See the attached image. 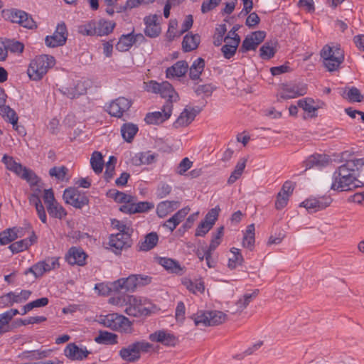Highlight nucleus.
Returning <instances> with one entry per match:
<instances>
[{
	"instance_id": "nucleus-1",
	"label": "nucleus",
	"mask_w": 364,
	"mask_h": 364,
	"mask_svg": "<svg viewBox=\"0 0 364 364\" xmlns=\"http://www.w3.org/2000/svg\"><path fill=\"white\" fill-rule=\"evenodd\" d=\"M348 151L342 154V159L346 162L338 167L333 174L331 189L334 191H344L350 190L353 188L359 186V177L364 178V158H356L352 156ZM364 183V182H362Z\"/></svg>"
},
{
	"instance_id": "nucleus-28",
	"label": "nucleus",
	"mask_w": 364,
	"mask_h": 364,
	"mask_svg": "<svg viewBox=\"0 0 364 364\" xmlns=\"http://www.w3.org/2000/svg\"><path fill=\"white\" fill-rule=\"evenodd\" d=\"M205 65L203 58H198L195 60L189 68V77L193 80H198L204 70Z\"/></svg>"
},
{
	"instance_id": "nucleus-10",
	"label": "nucleus",
	"mask_w": 364,
	"mask_h": 364,
	"mask_svg": "<svg viewBox=\"0 0 364 364\" xmlns=\"http://www.w3.org/2000/svg\"><path fill=\"white\" fill-rule=\"evenodd\" d=\"M63 198L65 202L75 208L81 209L89 204V198L85 192L77 188H68L64 191Z\"/></svg>"
},
{
	"instance_id": "nucleus-21",
	"label": "nucleus",
	"mask_w": 364,
	"mask_h": 364,
	"mask_svg": "<svg viewBox=\"0 0 364 364\" xmlns=\"http://www.w3.org/2000/svg\"><path fill=\"white\" fill-rule=\"evenodd\" d=\"M188 65L185 60L177 61L172 66L168 68L166 70V75L167 78L174 77H182L187 73Z\"/></svg>"
},
{
	"instance_id": "nucleus-31",
	"label": "nucleus",
	"mask_w": 364,
	"mask_h": 364,
	"mask_svg": "<svg viewBox=\"0 0 364 364\" xmlns=\"http://www.w3.org/2000/svg\"><path fill=\"white\" fill-rule=\"evenodd\" d=\"M255 225L250 224L247 227V230L244 234L242 246L252 250L255 245Z\"/></svg>"
},
{
	"instance_id": "nucleus-52",
	"label": "nucleus",
	"mask_w": 364,
	"mask_h": 364,
	"mask_svg": "<svg viewBox=\"0 0 364 364\" xmlns=\"http://www.w3.org/2000/svg\"><path fill=\"white\" fill-rule=\"evenodd\" d=\"M46 320L45 316H31L26 319L19 318L15 321L16 326H26L28 324L40 323Z\"/></svg>"
},
{
	"instance_id": "nucleus-45",
	"label": "nucleus",
	"mask_w": 364,
	"mask_h": 364,
	"mask_svg": "<svg viewBox=\"0 0 364 364\" xmlns=\"http://www.w3.org/2000/svg\"><path fill=\"white\" fill-rule=\"evenodd\" d=\"M18 237L16 228H9L0 233V244L2 245H8L14 241Z\"/></svg>"
},
{
	"instance_id": "nucleus-27",
	"label": "nucleus",
	"mask_w": 364,
	"mask_h": 364,
	"mask_svg": "<svg viewBox=\"0 0 364 364\" xmlns=\"http://www.w3.org/2000/svg\"><path fill=\"white\" fill-rule=\"evenodd\" d=\"M159 237L156 232H151L148 233L143 241L139 242V250L140 251H149L152 250L158 243Z\"/></svg>"
},
{
	"instance_id": "nucleus-25",
	"label": "nucleus",
	"mask_w": 364,
	"mask_h": 364,
	"mask_svg": "<svg viewBox=\"0 0 364 364\" xmlns=\"http://www.w3.org/2000/svg\"><path fill=\"white\" fill-rule=\"evenodd\" d=\"M200 38L198 34H192L191 33L186 34L183 39L182 48L184 52H191L196 50L199 43Z\"/></svg>"
},
{
	"instance_id": "nucleus-11",
	"label": "nucleus",
	"mask_w": 364,
	"mask_h": 364,
	"mask_svg": "<svg viewBox=\"0 0 364 364\" xmlns=\"http://www.w3.org/2000/svg\"><path fill=\"white\" fill-rule=\"evenodd\" d=\"M149 339L167 347H174L179 342L178 338L166 329L159 330L149 334Z\"/></svg>"
},
{
	"instance_id": "nucleus-39",
	"label": "nucleus",
	"mask_w": 364,
	"mask_h": 364,
	"mask_svg": "<svg viewBox=\"0 0 364 364\" xmlns=\"http://www.w3.org/2000/svg\"><path fill=\"white\" fill-rule=\"evenodd\" d=\"M193 89L196 95H202L203 97H208L211 96L216 87L213 84L208 83L204 85H195Z\"/></svg>"
},
{
	"instance_id": "nucleus-17",
	"label": "nucleus",
	"mask_w": 364,
	"mask_h": 364,
	"mask_svg": "<svg viewBox=\"0 0 364 364\" xmlns=\"http://www.w3.org/2000/svg\"><path fill=\"white\" fill-rule=\"evenodd\" d=\"M87 257V254L81 247L73 246L65 254V259L70 265L84 266Z\"/></svg>"
},
{
	"instance_id": "nucleus-15",
	"label": "nucleus",
	"mask_w": 364,
	"mask_h": 364,
	"mask_svg": "<svg viewBox=\"0 0 364 364\" xmlns=\"http://www.w3.org/2000/svg\"><path fill=\"white\" fill-rule=\"evenodd\" d=\"M130 100L124 97H119L113 100L107 108V112L112 117H121L124 112H127L132 106Z\"/></svg>"
},
{
	"instance_id": "nucleus-13",
	"label": "nucleus",
	"mask_w": 364,
	"mask_h": 364,
	"mask_svg": "<svg viewBox=\"0 0 364 364\" xmlns=\"http://www.w3.org/2000/svg\"><path fill=\"white\" fill-rule=\"evenodd\" d=\"M131 234L132 232H118L115 235H110L109 245L115 254H119L123 249L131 247Z\"/></svg>"
},
{
	"instance_id": "nucleus-8",
	"label": "nucleus",
	"mask_w": 364,
	"mask_h": 364,
	"mask_svg": "<svg viewBox=\"0 0 364 364\" xmlns=\"http://www.w3.org/2000/svg\"><path fill=\"white\" fill-rule=\"evenodd\" d=\"M146 90L153 93H159L163 98H167L166 102H176L179 99L178 93L174 90L172 85L168 81L159 83L156 81L151 80L146 84Z\"/></svg>"
},
{
	"instance_id": "nucleus-22",
	"label": "nucleus",
	"mask_w": 364,
	"mask_h": 364,
	"mask_svg": "<svg viewBox=\"0 0 364 364\" xmlns=\"http://www.w3.org/2000/svg\"><path fill=\"white\" fill-rule=\"evenodd\" d=\"M336 56L333 58H328L323 61L324 66L327 68L329 72H333L337 70L341 64L344 60V55L343 51L339 48H336Z\"/></svg>"
},
{
	"instance_id": "nucleus-59",
	"label": "nucleus",
	"mask_w": 364,
	"mask_h": 364,
	"mask_svg": "<svg viewBox=\"0 0 364 364\" xmlns=\"http://www.w3.org/2000/svg\"><path fill=\"white\" fill-rule=\"evenodd\" d=\"M221 0H205L201 5V12L203 14L208 13L215 9L220 3Z\"/></svg>"
},
{
	"instance_id": "nucleus-46",
	"label": "nucleus",
	"mask_w": 364,
	"mask_h": 364,
	"mask_svg": "<svg viewBox=\"0 0 364 364\" xmlns=\"http://www.w3.org/2000/svg\"><path fill=\"white\" fill-rule=\"evenodd\" d=\"M210 326H217L223 323L227 318V315L220 311H208Z\"/></svg>"
},
{
	"instance_id": "nucleus-34",
	"label": "nucleus",
	"mask_w": 364,
	"mask_h": 364,
	"mask_svg": "<svg viewBox=\"0 0 364 364\" xmlns=\"http://www.w3.org/2000/svg\"><path fill=\"white\" fill-rule=\"evenodd\" d=\"M15 303H21L17 292L10 291L0 296V308L9 307L13 306Z\"/></svg>"
},
{
	"instance_id": "nucleus-14",
	"label": "nucleus",
	"mask_w": 364,
	"mask_h": 364,
	"mask_svg": "<svg viewBox=\"0 0 364 364\" xmlns=\"http://www.w3.org/2000/svg\"><path fill=\"white\" fill-rule=\"evenodd\" d=\"M173 109V105L171 102H166L164 105L161 111L147 113L145 117V122L149 124H159L168 119L171 115Z\"/></svg>"
},
{
	"instance_id": "nucleus-33",
	"label": "nucleus",
	"mask_w": 364,
	"mask_h": 364,
	"mask_svg": "<svg viewBox=\"0 0 364 364\" xmlns=\"http://www.w3.org/2000/svg\"><path fill=\"white\" fill-rule=\"evenodd\" d=\"M114 26L115 23L110 21H100L97 23H95L97 36H102L109 34Z\"/></svg>"
},
{
	"instance_id": "nucleus-63",
	"label": "nucleus",
	"mask_w": 364,
	"mask_h": 364,
	"mask_svg": "<svg viewBox=\"0 0 364 364\" xmlns=\"http://www.w3.org/2000/svg\"><path fill=\"white\" fill-rule=\"evenodd\" d=\"M213 228L211 225L205 221H201L196 230L195 235L197 237H203Z\"/></svg>"
},
{
	"instance_id": "nucleus-43",
	"label": "nucleus",
	"mask_w": 364,
	"mask_h": 364,
	"mask_svg": "<svg viewBox=\"0 0 364 364\" xmlns=\"http://www.w3.org/2000/svg\"><path fill=\"white\" fill-rule=\"evenodd\" d=\"M182 283L193 294H197L198 292L203 293L205 290L204 283L201 281L196 280L193 282L189 279H185Z\"/></svg>"
},
{
	"instance_id": "nucleus-38",
	"label": "nucleus",
	"mask_w": 364,
	"mask_h": 364,
	"mask_svg": "<svg viewBox=\"0 0 364 364\" xmlns=\"http://www.w3.org/2000/svg\"><path fill=\"white\" fill-rule=\"evenodd\" d=\"M314 101L311 98H304L297 102L298 107L302 108L305 112L311 114V117H316L315 112L319 108L314 105Z\"/></svg>"
},
{
	"instance_id": "nucleus-36",
	"label": "nucleus",
	"mask_w": 364,
	"mask_h": 364,
	"mask_svg": "<svg viewBox=\"0 0 364 364\" xmlns=\"http://www.w3.org/2000/svg\"><path fill=\"white\" fill-rule=\"evenodd\" d=\"M138 132V127L134 124H124L121 128L122 136L127 142H131Z\"/></svg>"
},
{
	"instance_id": "nucleus-50",
	"label": "nucleus",
	"mask_w": 364,
	"mask_h": 364,
	"mask_svg": "<svg viewBox=\"0 0 364 364\" xmlns=\"http://www.w3.org/2000/svg\"><path fill=\"white\" fill-rule=\"evenodd\" d=\"M68 171V168L64 166L60 167L54 166L49 170V174L50 176L55 177L59 181H63Z\"/></svg>"
},
{
	"instance_id": "nucleus-53",
	"label": "nucleus",
	"mask_w": 364,
	"mask_h": 364,
	"mask_svg": "<svg viewBox=\"0 0 364 364\" xmlns=\"http://www.w3.org/2000/svg\"><path fill=\"white\" fill-rule=\"evenodd\" d=\"M257 48V44L253 41L252 38L249 35L243 40L239 51L243 53L249 50H255Z\"/></svg>"
},
{
	"instance_id": "nucleus-40",
	"label": "nucleus",
	"mask_w": 364,
	"mask_h": 364,
	"mask_svg": "<svg viewBox=\"0 0 364 364\" xmlns=\"http://www.w3.org/2000/svg\"><path fill=\"white\" fill-rule=\"evenodd\" d=\"M226 43L222 46L221 51L223 56L226 59L231 58L236 53L237 48L239 46V39H236V42L225 41Z\"/></svg>"
},
{
	"instance_id": "nucleus-57",
	"label": "nucleus",
	"mask_w": 364,
	"mask_h": 364,
	"mask_svg": "<svg viewBox=\"0 0 364 364\" xmlns=\"http://www.w3.org/2000/svg\"><path fill=\"white\" fill-rule=\"evenodd\" d=\"M260 57L264 60L272 58L275 53L274 48L269 43H265L259 49Z\"/></svg>"
},
{
	"instance_id": "nucleus-37",
	"label": "nucleus",
	"mask_w": 364,
	"mask_h": 364,
	"mask_svg": "<svg viewBox=\"0 0 364 364\" xmlns=\"http://www.w3.org/2000/svg\"><path fill=\"white\" fill-rule=\"evenodd\" d=\"M230 252L232 254V257L229 259L228 267L230 269H234L237 267L242 265L244 262V258L240 249L232 247Z\"/></svg>"
},
{
	"instance_id": "nucleus-47",
	"label": "nucleus",
	"mask_w": 364,
	"mask_h": 364,
	"mask_svg": "<svg viewBox=\"0 0 364 364\" xmlns=\"http://www.w3.org/2000/svg\"><path fill=\"white\" fill-rule=\"evenodd\" d=\"M0 114L6 118L8 121L15 127L18 122V117L14 109L10 108L9 106L4 105L0 108Z\"/></svg>"
},
{
	"instance_id": "nucleus-3",
	"label": "nucleus",
	"mask_w": 364,
	"mask_h": 364,
	"mask_svg": "<svg viewBox=\"0 0 364 364\" xmlns=\"http://www.w3.org/2000/svg\"><path fill=\"white\" fill-rule=\"evenodd\" d=\"M151 277L142 274H131L126 278H120L110 284V289L114 293L121 291L134 292L138 288L148 285Z\"/></svg>"
},
{
	"instance_id": "nucleus-29",
	"label": "nucleus",
	"mask_w": 364,
	"mask_h": 364,
	"mask_svg": "<svg viewBox=\"0 0 364 364\" xmlns=\"http://www.w3.org/2000/svg\"><path fill=\"white\" fill-rule=\"evenodd\" d=\"M95 341L99 344L114 345L117 343V335L106 331H100L99 335L95 338Z\"/></svg>"
},
{
	"instance_id": "nucleus-30",
	"label": "nucleus",
	"mask_w": 364,
	"mask_h": 364,
	"mask_svg": "<svg viewBox=\"0 0 364 364\" xmlns=\"http://www.w3.org/2000/svg\"><path fill=\"white\" fill-rule=\"evenodd\" d=\"M104 160L101 152L95 151L90 158V165L96 174L102 173L104 167Z\"/></svg>"
},
{
	"instance_id": "nucleus-20",
	"label": "nucleus",
	"mask_w": 364,
	"mask_h": 364,
	"mask_svg": "<svg viewBox=\"0 0 364 364\" xmlns=\"http://www.w3.org/2000/svg\"><path fill=\"white\" fill-rule=\"evenodd\" d=\"M159 263L168 272L177 275H183L185 267H181L179 262L173 259L168 257H160Z\"/></svg>"
},
{
	"instance_id": "nucleus-64",
	"label": "nucleus",
	"mask_w": 364,
	"mask_h": 364,
	"mask_svg": "<svg viewBox=\"0 0 364 364\" xmlns=\"http://www.w3.org/2000/svg\"><path fill=\"white\" fill-rule=\"evenodd\" d=\"M193 162L187 157L182 159L179 163L176 173L180 175H183L192 166Z\"/></svg>"
},
{
	"instance_id": "nucleus-55",
	"label": "nucleus",
	"mask_w": 364,
	"mask_h": 364,
	"mask_svg": "<svg viewBox=\"0 0 364 364\" xmlns=\"http://www.w3.org/2000/svg\"><path fill=\"white\" fill-rule=\"evenodd\" d=\"M257 290L252 293L245 294L242 298L240 299L237 302L238 309H243L247 306V305L255 298L257 295Z\"/></svg>"
},
{
	"instance_id": "nucleus-51",
	"label": "nucleus",
	"mask_w": 364,
	"mask_h": 364,
	"mask_svg": "<svg viewBox=\"0 0 364 364\" xmlns=\"http://www.w3.org/2000/svg\"><path fill=\"white\" fill-rule=\"evenodd\" d=\"M227 31L226 26L225 24H220L219 25L216 29L215 33L214 35V40H213V44L215 46H219L222 44V43L224 41V35L225 34Z\"/></svg>"
},
{
	"instance_id": "nucleus-2",
	"label": "nucleus",
	"mask_w": 364,
	"mask_h": 364,
	"mask_svg": "<svg viewBox=\"0 0 364 364\" xmlns=\"http://www.w3.org/2000/svg\"><path fill=\"white\" fill-rule=\"evenodd\" d=\"M110 303L122 306L124 304L127 306L124 311L129 316L139 317L147 316L150 314V310L145 306L146 299L137 297L134 295H124L123 296L112 297L109 299Z\"/></svg>"
},
{
	"instance_id": "nucleus-56",
	"label": "nucleus",
	"mask_w": 364,
	"mask_h": 364,
	"mask_svg": "<svg viewBox=\"0 0 364 364\" xmlns=\"http://www.w3.org/2000/svg\"><path fill=\"white\" fill-rule=\"evenodd\" d=\"M5 43L7 50H10L11 53H21L23 51L24 45L19 41L6 40Z\"/></svg>"
},
{
	"instance_id": "nucleus-32",
	"label": "nucleus",
	"mask_w": 364,
	"mask_h": 364,
	"mask_svg": "<svg viewBox=\"0 0 364 364\" xmlns=\"http://www.w3.org/2000/svg\"><path fill=\"white\" fill-rule=\"evenodd\" d=\"M46 208L49 215L52 218L62 219L67 215V211L58 201L53 204H48Z\"/></svg>"
},
{
	"instance_id": "nucleus-49",
	"label": "nucleus",
	"mask_w": 364,
	"mask_h": 364,
	"mask_svg": "<svg viewBox=\"0 0 364 364\" xmlns=\"http://www.w3.org/2000/svg\"><path fill=\"white\" fill-rule=\"evenodd\" d=\"M191 318L194 321L196 326L202 325L203 326H210L209 316H208V311L198 312L191 316Z\"/></svg>"
},
{
	"instance_id": "nucleus-4",
	"label": "nucleus",
	"mask_w": 364,
	"mask_h": 364,
	"mask_svg": "<svg viewBox=\"0 0 364 364\" xmlns=\"http://www.w3.org/2000/svg\"><path fill=\"white\" fill-rule=\"evenodd\" d=\"M55 60L49 55L36 56L30 63L27 70L29 77L33 80H41L48 72V69L54 66Z\"/></svg>"
},
{
	"instance_id": "nucleus-42",
	"label": "nucleus",
	"mask_w": 364,
	"mask_h": 364,
	"mask_svg": "<svg viewBox=\"0 0 364 364\" xmlns=\"http://www.w3.org/2000/svg\"><path fill=\"white\" fill-rule=\"evenodd\" d=\"M193 122V117H191L188 112V107L185 108L184 110L181 113L177 119L173 123L175 128H179L181 127L188 126Z\"/></svg>"
},
{
	"instance_id": "nucleus-24",
	"label": "nucleus",
	"mask_w": 364,
	"mask_h": 364,
	"mask_svg": "<svg viewBox=\"0 0 364 364\" xmlns=\"http://www.w3.org/2000/svg\"><path fill=\"white\" fill-rule=\"evenodd\" d=\"M180 205L178 201L175 200H164L159 203L156 208L157 215L163 218L166 217L168 213L177 209Z\"/></svg>"
},
{
	"instance_id": "nucleus-23",
	"label": "nucleus",
	"mask_w": 364,
	"mask_h": 364,
	"mask_svg": "<svg viewBox=\"0 0 364 364\" xmlns=\"http://www.w3.org/2000/svg\"><path fill=\"white\" fill-rule=\"evenodd\" d=\"M19 311L16 309H11L0 314V335L10 331L9 323Z\"/></svg>"
},
{
	"instance_id": "nucleus-54",
	"label": "nucleus",
	"mask_w": 364,
	"mask_h": 364,
	"mask_svg": "<svg viewBox=\"0 0 364 364\" xmlns=\"http://www.w3.org/2000/svg\"><path fill=\"white\" fill-rule=\"evenodd\" d=\"M80 33L84 36H97L95 22H89L88 23L81 25L78 27Z\"/></svg>"
},
{
	"instance_id": "nucleus-5",
	"label": "nucleus",
	"mask_w": 364,
	"mask_h": 364,
	"mask_svg": "<svg viewBox=\"0 0 364 364\" xmlns=\"http://www.w3.org/2000/svg\"><path fill=\"white\" fill-rule=\"evenodd\" d=\"M152 347V344L147 341H136L126 347H123L119 351V355L124 361L134 363L140 359L141 353L149 352Z\"/></svg>"
},
{
	"instance_id": "nucleus-26",
	"label": "nucleus",
	"mask_w": 364,
	"mask_h": 364,
	"mask_svg": "<svg viewBox=\"0 0 364 364\" xmlns=\"http://www.w3.org/2000/svg\"><path fill=\"white\" fill-rule=\"evenodd\" d=\"M157 156V154L152 153L151 151L141 152L133 158V164L136 166L151 164L156 161Z\"/></svg>"
},
{
	"instance_id": "nucleus-19",
	"label": "nucleus",
	"mask_w": 364,
	"mask_h": 364,
	"mask_svg": "<svg viewBox=\"0 0 364 364\" xmlns=\"http://www.w3.org/2000/svg\"><path fill=\"white\" fill-rule=\"evenodd\" d=\"M306 92L307 86L306 84L300 83L287 85L281 94V97L284 100L292 99L304 95Z\"/></svg>"
},
{
	"instance_id": "nucleus-6",
	"label": "nucleus",
	"mask_w": 364,
	"mask_h": 364,
	"mask_svg": "<svg viewBox=\"0 0 364 364\" xmlns=\"http://www.w3.org/2000/svg\"><path fill=\"white\" fill-rule=\"evenodd\" d=\"M1 161L5 164L6 168L14 172L18 176L26 180L31 186L37 185L38 178L31 169L23 166L20 163L16 162L12 156L4 155Z\"/></svg>"
},
{
	"instance_id": "nucleus-58",
	"label": "nucleus",
	"mask_w": 364,
	"mask_h": 364,
	"mask_svg": "<svg viewBox=\"0 0 364 364\" xmlns=\"http://www.w3.org/2000/svg\"><path fill=\"white\" fill-rule=\"evenodd\" d=\"M9 248L13 253H18L28 249V246L27 244V241L25 240V239H23L13 242L9 245Z\"/></svg>"
},
{
	"instance_id": "nucleus-44",
	"label": "nucleus",
	"mask_w": 364,
	"mask_h": 364,
	"mask_svg": "<svg viewBox=\"0 0 364 364\" xmlns=\"http://www.w3.org/2000/svg\"><path fill=\"white\" fill-rule=\"evenodd\" d=\"M108 196L117 203H129L133 201V197L116 189L109 190Z\"/></svg>"
},
{
	"instance_id": "nucleus-16",
	"label": "nucleus",
	"mask_w": 364,
	"mask_h": 364,
	"mask_svg": "<svg viewBox=\"0 0 364 364\" xmlns=\"http://www.w3.org/2000/svg\"><path fill=\"white\" fill-rule=\"evenodd\" d=\"M331 203L330 197L309 198L303 201L301 207L305 208L309 213H316L328 207Z\"/></svg>"
},
{
	"instance_id": "nucleus-62",
	"label": "nucleus",
	"mask_w": 364,
	"mask_h": 364,
	"mask_svg": "<svg viewBox=\"0 0 364 364\" xmlns=\"http://www.w3.org/2000/svg\"><path fill=\"white\" fill-rule=\"evenodd\" d=\"M154 208L153 203L144 201L134 203V210L136 213H145Z\"/></svg>"
},
{
	"instance_id": "nucleus-60",
	"label": "nucleus",
	"mask_w": 364,
	"mask_h": 364,
	"mask_svg": "<svg viewBox=\"0 0 364 364\" xmlns=\"http://www.w3.org/2000/svg\"><path fill=\"white\" fill-rule=\"evenodd\" d=\"M111 224H112V226L113 228H115L119 230V232L127 233V232H133V230L132 228H130L127 224H125L124 223H123L119 220H117V219L112 220Z\"/></svg>"
},
{
	"instance_id": "nucleus-7",
	"label": "nucleus",
	"mask_w": 364,
	"mask_h": 364,
	"mask_svg": "<svg viewBox=\"0 0 364 364\" xmlns=\"http://www.w3.org/2000/svg\"><path fill=\"white\" fill-rule=\"evenodd\" d=\"M1 15L6 21L18 23L24 28L33 29L37 27L32 16L23 10L15 8L3 9L1 11Z\"/></svg>"
},
{
	"instance_id": "nucleus-41",
	"label": "nucleus",
	"mask_w": 364,
	"mask_h": 364,
	"mask_svg": "<svg viewBox=\"0 0 364 364\" xmlns=\"http://www.w3.org/2000/svg\"><path fill=\"white\" fill-rule=\"evenodd\" d=\"M343 97L352 102H360L364 99V96L355 87H351L347 91H345Z\"/></svg>"
},
{
	"instance_id": "nucleus-61",
	"label": "nucleus",
	"mask_w": 364,
	"mask_h": 364,
	"mask_svg": "<svg viewBox=\"0 0 364 364\" xmlns=\"http://www.w3.org/2000/svg\"><path fill=\"white\" fill-rule=\"evenodd\" d=\"M172 188L170 185L166 183H161L156 189V195L159 198H163L167 196L171 192Z\"/></svg>"
},
{
	"instance_id": "nucleus-35",
	"label": "nucleus",
	"mask_w": 364,
	"mask_h": 364,
	"mask_svg": "<svg viewBox=\"0 0 364 364\" xmlns=\"http://www.w3.org/2000/svg\"><path fill=\"white\" fill-rule=\"evenodd\" d=\"M133 45L132 33H130L122 35L115 47L117 50L124 52L129 50Z\"/></svg>"
},
{
	"instance_id": "nucleus-48",
	"label": "nucleus",
	"mask_w": 364,
	"mask_h": 364,
	"mask_svg": "<svg viewBox=\"0 0 364 364\" xmlns=\"http://www.w3.org/2000/svg\"><path fill=\"white\" fill-rule=\"evenodd\" d=\"M49 300L47 297H42L36 299L31 302L28 303L24 306V311L21 313L22 315H25L28 311H31L34 308H40L46 306L48 304Z\"/></svg>"
},
{
	"instance_id": "nucleus-18",
	"label": "nucleus",
	"mask_w": 364,
	"mask_h": 364,
	"mask_svg": "<svg viewBox=\"0 0 364 364\" xmlns=\"http://www.w3.org/2000/svg\"><path fill=\"white\" fill-rule=\"evenodd\" d=\"M90 353L86 347L79 348L75 343H69L64 350L65 355L71 360H82Z\"/></svg>"
},
{
	"instance_id": "nucleus-9",
	"label": "nucleus",
	"mask_w": 364,
	"mask_h": 364,
	"mask_svg": "<svg viewBox=\"0 0 364 364\" xmlns=\"http://www.w3.org/2000/svg\"><path fill=\"white\" fill-rule=\"evenodd\" d=\"M100 323L105 327L114 331L129 332L132 328V323L129 319L118 314H109L101 317Z\"/></svg>"
},
{
	"instance_id": "nucleus-12",
	"label": "nucleus",
	"mask_w": 364,
	"mask_h": 364,
	"mask_svg": "<svg viewBox=\"0 0 364 364\" xmlns=\"http://www.w3.org/2000/svg\"><path fill=\"white\" fill-rule=\"evenodd\" d=\"M68 37L65 23L62 22L57 25L56 29L52 36L46 37L45 43L48 47L55 48L63 46Z\"/></svg>"
}]
</instances>
